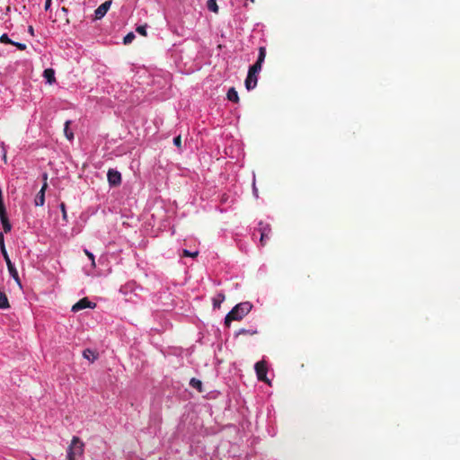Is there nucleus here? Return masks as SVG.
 Masks as SVG:
<instances>
[{"label": "nucleus", "mask_w": 460, "mask_h": 460, "mask_svg": "<svg viewBox=\"0 0 460 460\" xmlns=\"http://www.w3.org/2000/svg\"><path fill=\"white\" fill-rule=\"evenodd\" d=\"M252 308L250 302H242L236 305L226 316L225 324L230 326L231 322L240 321L248 314Z\"/></svg>", "instance_id": "1"}, {"label": "nucleus", "mask_w": 460, "mask_h": 460, "mask_svg": "<svg viewBox=\"0 0 460 460\" xmlns=\"http://www.w3.org/2000/svg\"><path fill=\"white\" fill-rule=\"evenodd\" d=\"M84 443L78 437L72 438L71 444L67 448V460H76V458L84 453Z\"/></svg>", "instance_id": "2"}, {"label": "nucleus", "mask_w": 460, "mask_h": 460, "mask_svg": "<svg viewBox=\"0 0 460 460\" xmlns=\"http://www.w3.org/2000/svg\"><path fill=\"white\" fill-rule=\"evenodd\" d=\"M254 368H255V372H256L258 380L269 384L270 382L267 378L268 367H267L266 361H264V360L258 361L255 364Z\"/></svg>", "instance_id": "3"}, {"label": "nucleus", "mask_w": 460, "mask_h": 460, "mask_svg": "<svg viewBox=\"0 0 460 460\" xmlns=\"http://www.w3.org/2000/svg\"><path fill=\"white\" fill-rule=\"evenodd\" d=\"M258 231L261 234V238H260L261 245L264 246V245H266L267 241L270 239V235L271 233L270 226L268 224L263 225L262 222H260Z\"/></svg>", "instance_id": "4"}, {"label": "nucleus", "mask_w": 460, "mask_h": 460, "mask_svg": "<svg viewBox=\"0 0 460 460\" xmlns=\"http://www.w3.org/2000/svg\"><path fill=\"white\" fill-rule=\"evenodd\" d=\"M3 256H4V261L6 262L7 269H8V271H9L10 275L15 280V282L21 287L22 284H21V280H20V278H19L18 271L15 269V267L13 264V262L11 261L8 253L5 252V254H3Z\"/></svg>", "instance_id": "5"}, {"label": "nucleus", "mask_w": 460, "mask_h": 460, "mask_svg": "<svg viewBox=\"0 0 460 460\" xmlns=\"http://www.w3.org/2000/svg\"><path fill=\"white\" fill-rule=\"evenodd\" d=\"M258 74L259 73L257 71H252V67L249 68L248 75L245 79V87L247 90H252L256 87L258 82Z\"/></svg>", "instance_id": "6"}, {"label": "nucleus", "mask_w": 460, "mask_h": 460, "mask_svg": "<svg viewBox=\"0 0 460 460\" xmlns=\"http://www.w3.org/2000/svg\"><path fill=\"white\" fill-rule=\"evenodd\" d=\"M107 179L111 186H119L121 183V174L114 169H110L107 173Z\"/></svg>", "instance_id": "7"}, {"label": "nucleus", "mask_w": 460, "mask_h": 460, "mask_svg": "<svg viewBox=\"0 0 460 460\" xmlns=\"http://www.w3.org/2000/svg\"><path fill=\"white\" fill-rule=\"evenodd\" d=\"M96 304L92 303L87 297H84L72 306L73 312H78L85 308H94Z\"/></svg>", "instance_id": "8"}, {"label": "nucleus", "mask_w": 460, "mask_h": 460, "mask_svg": "<svg viewBox=\"0 0 460 460\" xmlns=\"http://www.w3.org/2000/svg\"><path fill=\"white\" fill-rule=\"evenodd\" d=\"M111 5V0H108L102 3L94 12L95 19H102L107 13Z\"/></svg>", "instance_id": "9"}, {"label": "nucleus", "mask_w": 460, "mask_h": 460, "mask_svg": "<svg viewBox=\"0 0 460 460\" xmlns=\"http://www.w3.org/2000/svg\"><path fill=\"white\" fill-rule=\"evenodd\" d=\"M48 188V182H44L40 190L36 195V198L34 199L35 206H43L45 203V191Z\"/></svg>", "instance_id": "10"}, {"label": "nucleus", "mask_w": 460, "mask_h": 460, "mask_svg": "<svg viewBox=\"0 0 460 460\" xmlns=\"http://www.w3.org/2000/svg\"><path fill=\"white\" fill-rule=\"evenodd\" d=\"M43 76L49 84H53L56 81L55 71L52 68H47L43 72Z\"/></svg>", "instance_id": "11"}, {"label": "nucleus", "mask_w": 460, "mask_h": 460, "mask_svg": "<svg viewBox=\"0 0 460 460\" xmlns=\"http://www.w3.org/2000/svg\"><path fill=\"white\" fill-rule=\"evenodd\" d=\"M83 356L84 358L90 360L91 362H93L98 358V354L90 349H85L83 351Z\"/></svg>", "instance_id": "12"}, {"label": "nucleus", "mask_w": 460, "mask_h": 460, "mask_svg": "<svg viewBox=\"0 0 460 460\" xmlns=\"http://www.w3.org/2000/svg\"><path fill=\"white\" fill-rule=\"evenodd\" d=\"M10 305L8 302L7 296L4 291L0 290V309L9 308Z\"/></svg>", "instance_id": "13"}, {"label": "nucleus", "mask_w": 460, "mask_h": 460, "mask_svg": "<svg viewBox=\"0 0 460 460\" xmlns=\"http://www.w3.org/2000/svg\"><path fill=\"white\" fill-rule=\"evenodd\" d=\"M227 99L231 102H239V96H238V93L236 92V90L232 87L228 90L227 92Z\"/></svg>", "instance_id": "14"}, {"label": "nucleus", "mask_w": 460, "mask_h": 460, "mask_svg": "<svg viewBox=\"0 0 460 460\" xmlns=\"http://www.w3.org/2000/svg\"><path fill=\"white\" fill-rule=\"evenodd\" d=\"M70 123V120H66L64 127V133L68 140H72L74 138V133L69 129Z\"/></svg>", "instance_id": "15"}, {"label": "nucleus", "mask_w": 460, "mask_h": 460, "mask_svg": "<svg viewBox=\"0 0 460 460\" xmlns=\"http://www.w3.org/2000/svg\"><path fill=\"white\" fill-rule=\"evenodd\" d=\"M190 385L199 392H202V382L197 378H191L190 381Z\"/></svg>", "instance_id": "16"}, {"label": "nucleus", "mask_w": 460, "mask_h": 460, "mask_svg": "<svg viewBox=\"0 0 460 460\" xmlns=\"http://www.w3.org/2000/svg\"><path fill=\"white\" fill-rule=\"evenodd\" d=\"M225 300V296L223 294H218L216 297L213 298V305L215 308H219L221 303Z\"/></svg>", "instance_id": "17"}, {"label": "nucleus", "mask_w": 460, "mask_h": 460, "mask_svg": "<svg viewBox=\"0 0 460 460\" xmlns=\"http://www.w3.org/2000/svg\"><path fill=\"white\" fill-rule=\"evenodd\" d=\"M207 5H208V10H210L214 13L218 12V6L217 4V0H208Z\"/></svg>", "instance_id": "18"}, {"label": "nucleus", "mask_w": 460, "mask_h": 460, "mask_svg": "<svg viewBox=\"0 0 460 460\" xmlns=\"http://www.w3.org/2000/svg\"><path fill=\"white\" fill-rule=\"evenodd\" d=\"M265 57H266V48L265 47H260L259 48V55H258L257 61H259V62L263 64Z\"/></svg>", "instance_id": "19"}, {"label": "nucleus", "mask_w": 460, "mask_h": 460, "mask_svg": "<svg viewBox=\"0 0 460 460\" xmlns=\"http://www.w3.org/2000/svg\"><path fill=\"white\" fill-rule=\"evenodd\" d=\"M1 222H2V225H3L4 231L5 233L10 232V231H11V229H12V226H11V224H10V222H9L8 218H7V217H6V218H3V219L1 220Z\"/></svg>", "instance_id": "20"}, {"label": "nucleus", "mask_w": 460, "mask_h": 460, "mask_svg": "<svg viewBox=\"0 0 460 460\" xmlns=\"http://www.w3.org/2000/svg\"><path fill=\"white\" fill-rule=\"evenodd\" d=\"M257 333H258V332L256 329H241L238 332V334H243V335H254Z\"/></svg>", "instance_id": "21"}, {"label": "nucleus", "mask_w": 460, "mask_h": 460, "mask_svg": "<svg viewBox=\"0 0 460 460\" xmlns=\"http://www.w3.org/2000/svg\"><path fill=\"white\" fill-rule=\"evenodd\" d=\"M134 39H135V34L133 32H129L124 37L123 43L126 45L129 44L133 41Z\"/></svg>", "instance_id": "22"}, {"label": "nucleus", "mask_w": 460, "mask_h": 460, "mask_svg": "<svg viewBox=\"0 0 460 460\" xmlns=\"http://www.w3.org/2000/svg\"><path fill=\"white\" fill-rule=\"evenodd\" d=\"M0 248H1L2 254H5V252H7L6 249H5V245H4V234L1 232H0Z\"/></svg>", "instance_id": "23"}, {"label": "nucleus", "mask_w": 460, "mask_h": 460, "mask_svg": "<svg viewBox=\"0 0 460 460\" xmlns=\"http://www.w3.org/2000/svg\"><path fill=\"white\" fill-rule=\"evenodd\" d=\"M199 254V252H190L188 250H183L182 251V255L185 256V257H192V258H196Z\"/></svg>", "instance_id": "24"}, {"label": "nucleus", "mask_w": 460, "mask_h": 460, "mask_svg": "<svg viewBox=\"0 0 460 460\" xmlns=\"http://www.w3.org/2000/svg\"><path fill=\"white\" fill-rule=\"evenodd\" d=\"M6 212H5V208H4V201H0V219L2 220L3 218H6Z\"/></svg>", "instance_id": "25"}, {"label": "nucleus", "mask_w": 460, "mask_h": 460, "mask_svg": "<svg viewBox=\"0 0 460 460\" xmlns=\"http://www.w3.org/2000/svg\"><path fill=\"white\" fill-rule=\"evenodd\" d=\"M6 212H5V208H4V201H0V219L2 220L3 218H6Z\"/></svg>", "instance_id": "26"}, {"label": "nucleus", "mask_w": 460, "mask_h": 460, "mask_svg": "<svg viewBox=\"0 0 460 460\" xmlns=\"http://www.w3.org/2000/svg\"><path fill=\"white\" fill-rule=\"evenodd\" d=\"M0 42L4 44H12L13 40H11L7 34H3L0 37Z\"/></svg>", "instance_id": "27"}, {"label": "nucleus", "mask_w": 460, "mask_h": 460, "mask_svg": "<svg viewBox=\"0 0 460 460\" xmlns=\"http://www.w3.org/2000/svg\"><path fill=\"white\" fill-rule=\"evenodd\" d=\"M84 252L85 255L91 260L92 266L95 267L94 255L91 252H89L87 249H84Z\"/></svg>", "instance_id": "28"}, {"label": "nucleus", "mask_w": 460, "mask_h": 460, "mask_svg": "<svg viewBox=\"0 0 460 460\" xmlns=\"http://www.w3.org/2000/svg\"><path fill=\"white\" fill-rule=\"evenodd\" d=\"M137 32H138L140 35L142 36H146V26L145 25H140V26H137V29H136Z\"/></svg>", "instance_id": "29"}, {"label": "nucleus", "mask_w": 460, "mask_h": 460, "mask_svg": "<svg viewBox=\"0 0 460 460\" xmlns=\"http://www.w3.org/2000/svg\"><path fill=\"white\" fill-rule=\"evenodd\" d=\"M262 63L256 61L252 66L250 67L252 68V71H257L258 73L261 70Z\"/></svg>", "instance_id": "30"}, {"label": "nucleus", "mask_w": 460, "mask_h": 460, "mask_svg": "<svg viewBox=\"0 0 460 460\" xmlns=\"http://www.w3.org/2000/svg\"><path fill=\"white\" fill-rule=\"evenodd\" d=\"M173 144H174L177 147L181 148V136H177V137H175L173 138Z\"/></svg>", "instance_id": "31"}, {"label": "nucleus", "mask_w": 460, "mask_h": 460, "mask_svg": "<svg viewBox=\"0 0 460 460\" xmlns=\"http://www.w3.org/2000/svg\"><path fill=\"white\" fill-rule=\"evenodd\" d=\"M12 45H14L15 47H17L18 49L20 50H24L26 49V45L23 44V43H19V42H14L13 41Z\"/></svg>", "instance_id": "32"}, {"label": "nucleus", "mask_w": 460, "mask_h": 460, "mask_svg": "<svg viewBox=\"0 0 460 460\" xmlns=\"http://www.w3.org/2000/svg\"><path fill=\"white\" fill-rule=\"evenodd\" d=\"M60 208H61V211H62V217H63V219L64 220H66V205L64 203H61L60 204Z\"/></svg>", "instance_id": "33"}, {"label": "nucleus", "mask_w": 460, "mask_h": 460, "mask_svg": "<svg viewBox=\"0 0 460 460\" xmlns=\"http://www.w3.org/2000/svg\"><path fill=\"white\" fill-rule=\"evenodd\" d=\"M51 2H52V0H46L45 6H44L46 11H48L50 8Z\"/></svg>", "instance_id": "34"}, {"label": "nucleus", "mask_w": 460, "mask_h": 460, "mask_svg": "<svg viewBox=\"0 0 460 460\" xmlns=\"http://www.w3.org/2000/svg\"><path fill=\"white\" fill-rule=\"evenodd\" d=\"M42 180H43V183L47 182V181H48V173L47 172H44L42 174Z\"/></svg>", "instance_id": "35"}, {"label": "nucleus", "mask_w": 460, "mask_h": 460, "mask_svg": "<svg viewBox=\"0 0 460 460\" xmlns=\"http://www.w3.org/2000/svg\"><path fill=\"white\" fill-rule=\"evenodd\" d=\"M29 32H30L31 35H33V33H34V30H33L32 26H30V27H29Z\"/></svg>", "instance_id": "36"}, {"label": "nucleus", "mask_w": 460, "mask_h": 460, "mask_svg": "<svg viewBox=\"0 0 460 460\" xmlns=\"http://www.w3.org/2000/svg\"><path fill=\"white\" fill-rule=\"evenodd\" d=\"M63 12H66V8L63 7L62 8Z\"/></svg>", "instance_id": "37"}]
</instances>
